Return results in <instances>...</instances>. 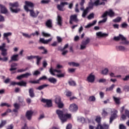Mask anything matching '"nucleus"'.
Returning a JSON list of instances; mask_svg holds the SVG:
<instances>
[{
	"instance_id": "f8f14e48",
	"label": "nucleus",
	"mask_w": 129,
	"mask_h": 129,
	"mask_svg": "<svg viewBox=\"0 0 129 129\" xmlns=\"http://www.w3.org/2000/svg\"><path fill=\"white\" fill-rule=\"evenodd\" d=\"M87 81L90 83H93L95 81V76L91 73L89 76L87 78Z\"/></svg>"
},
{
	"instance_id": "4c0bfd02",
	"label": "nucleus",
	"mask_w": 129,
	"mask_h": 129,
	"mask_svg": "<svg viewBox=\"0 0 129 129\" xmlns=\"http://www.w3.org/2000/svg\"><path fill=\"white\" fill-rule=\"evenodd\" d=\"M58 108H63L64 107V103L62 102H60L58 104H56Z\"/></svg>"
},
{
	"instance_id": "5701e85b",
	"label": "nucleus",
	"mask_w": 129,
	"mask_h": 129,
	"mask_svg": "<svg viewBox=\"0 0 129 129\" xmlns=\"http://www.w3.org/2000/svg\"><path fill=\"white\" fill-rule=\"evenodd\" d=\"M57 25L60 27L62 26V17L59 15L57 16Z\"/></svg>"
},
{
	"instance_id": "69168bd1",
	"label": "nucleus",
	"mask_w": 129,
	"mask_h": 129,
	"mask_svg": "<svg viewBox=\"0 0 129 129\" xmlns=\"http://www.w3.org/2000/svg\"><path fill=\"white\" fill-rule=\"evenodd\" d=\"M96 129H103V126L101 125V124H98L97 126L96 127Z\"/></svg>"
},
{
	"instance_id": "a19ab883",
	"label": "nucleus",
	"mask_w": 129,
	"mask_h": 129,
	"mask_svg": "<svg viewBox=\"0 0 129 129\" xmlns=\"http://www.w3.org/2000/svg\"><path fill=\"white\" fill-rule=\"evenodd\" d=\"M9 60V57H4L2 58L0 55V61H3V62H7Z\"/></svg>"
},
{
	"instance_id": "ddd939ff",
	"label": "nucleus",
	"mask_w": 129,
	"mask_h": 129,
	"mask_svg": "<svg viewBox=\"0 0 129 129\" xmlns=\"http://www.w3.org/2000/svg\"><path fill=\"white\" fill-rule=\"evenodd\" d=\"M33 114H34V111L32 110L27 111L25 116L28 119V120H31V119H32V116H33Z\"/></svg>"
},
{
	"instance_id": "423d86ee",
	"label": "nucleus",
	"mask_w": 129,
	"mask_h": 129,
	"mask_svg": "<svg viewBox=\"0 0 129 129\" xmlns=\"http://www.w3.org/2000/svg\"><path fill=\"white\" fill-rule=\"evenodd\" d=\"M6 48V43H3L2 46H0V50L2 51L1 54L3 57H6L8 55V50Z\"/></svg>"
},
{
	"instance_id": "0e129e2a",
	"label": "nucleus",
	"mask_w": 129,
	"mask_h": 129,
	"mask_svg": "<svg viewBox=\"0 0 129 129\" xmlns=\"http://www.w3.org/2000/svg\"><path fill=\"white\" fill-rule=\"evenodd\" d=\"M42 36L43 37H50L51 35L48 33H46L45 32H42Z\"/></svg>"
},
{
	"instance_id": "f03ea898",
	"label": "nucleus",
	"mask_w": 129,
	"mask_h": 129,
	"mask_svg": "<svg viewBox=\"0 0 129 129\" xmlns=\"http://www.w3.org/2000/svg\"><path fill=\"white\" fill-rule=\"evenodd\" d=\"M56 113L57 114L59 119L62 123L66 122L68 118H71V114H64L63 111L58 109L56 110Z\"/></svg>"
},
{
	"instance_id": "e433bc0d",
	"label": "nucleus",
	"mask_w": 129,
	"mask_h": 129,
	"mask_svg": "<svg viewBox=\"0 0 129 129\" xmlns=\"http://www.w3.org/2000/svg\"><path fill=\"white\" fill-rule=\"evenodd\" d=\"M108 73V70L107 68H106L102 71L101 74H103V75H107V74Z\"/></svg>"
},
{
	"instance_id": "c756f323",
	"label": "nucleus",
	"mask_w": 129,
	"mask_h": 129,
	"mask_svg": "<svg viewBox=\"0 0 129 129\" xmlns=\"http://www.w3.org/2000/svg\"><path fill=\"white\" fill-rule=\"evenodd\" d=\"M113 98L116 104H120V98H116L115 97H113Z\"/></svg>"
},
{
	"instance_id": "1a4fd4ad",
	"label": "nucleus",
	"mask_w": 129,
	"mask_h": 129,
	"mask_svg": "<svg viewBox=\"0 0 129 129\" xmlns=\"http://www.w3.org/2000/svg\"><path fill=\"white\" fill-rule=\"evenodd\" d=\"M41 101L43 102V103H46V105H45V107H52V106H53L51 100L42 99Z\"/></svg>"
},
{
	"instance_id": "aec40b11",
	"label": "nucleus",
	"mask_w": 129,
	"mask_h": 129,
	"mask_svg": "<svg viewBox=\"0 0 129 129\" xmlns=\"http://www.w3.org/2000/svg\"><path fill=\"white\" fill-rule=\"evenodd\" d=\"M38 50H43V52H42V54H47L48 53V50L44 46H39L38 47Z\"/></svg>"
},
{
	"instance_id": "f704fd0d",
	"label": "nucleus",
	"mask_w": 129,
	"mask_h": 129,
	"mask_svg": "<svg viewBox=\"0 0 129 129\" xmlns=\"http://www.w3.org/2000/svg\"><path fill=\"white\" fill-rule=\"evenodd\" d=\"M35 58L37 59V64L39 65L40 62L41 61V60H42V57H39V55H35Z\"/></svg>"
},
{
	"instance_id": "4be33fe9",
	"label": "nucleus",
	"mask_w": 129,
	"mask_h": 129,
	"mask_svg": "<svg viewBox=\"0 0 129 129\" xmlns=\"http://www.w3.org/2000/svg\"><path fill=\"white\" fill-rule=\"evenodd\" d=\"M29 96L32 98H33V97H35V93H34V89H33V88L29 89Z\"/></svg>"
},
{
	"instance_id": "c9c22d12",
	"label": "nucleus",
	"mask_w": 129,
	"mask_h": 129,
	"mask_svg": "<svg viewBox=\"0 0 129 129\" xmlns=\"http://www.w3.org/2000/svg\"><path fill=\"white\" fill-rule=\"evenodd\" d=\"M115 86V85L112 84L110 87L106 89V91H111V90H113V88H114Z\"/></svg>"
},
{
	"instance_id": "412c9836",
	"label": "nucleus",
	"mask_w": 129,
	"mask_h": 129,
	"mask_svg": "<svg viewBox=\"0 0 129 129\" xmlns=\"http://www.w3.org/2000/svg\"><path fill=\"white\" fill-rule=\"evenodd\" d=\"M96 23H97V21L96 20L93 21L92 23H90L85 26L86 29H88V28H91V27L94 26V25H95Z\"/></svg>"
},
{
	"instance_id": "a211bd4d",
	"label": "nucleus",
	"mask_w": 129,
	"mask_h": 129,
	"mask_svg": "<svg viewBox=\"0 0 129 129\" xmlns=\"http://www.w3.org/2000/svg\"><path fill=\"white\" fill-rule=\"evenodd\" d=\"M19 57V54H14L11 58V60H10V62H12V61H19V59L18 57Z\"/></svg>"
},
{
	"instance_id": "9d476101",
	"label": "nucleus",
	"mask_w": 129,
	"mask_h": 129,
	"mask_svg": "<svg viewBox=\"0 0 129 129\" xmlns=\"http://www.w3.org/2000/svg\"><path fill=\"white\" fill-rule=\"evenodd\" d=\"M46 79H47V77H46L45 76H43L39 78V79L36 81H30L29 83H31L32 84H39L41 80H46Z\"/></svg>"
},
{
	"instance_id": "c85d7f7f",
	"label": "nucleus",
	"mask_w": 129,
	"mask_h": 129,
	"mask_svg": "<svg viewBox=\"0 0 129 129\" xmlns=\"http://www.w3.org/2000/svg\"><path fill=\"white\" fill-rule=\"evenodd\" d=\"M117 50H118V51H121L122 52H124V51H125V50H126V48H125V47L123 46H118L116 47Z\"/></svg>"
},
{
	"instance_id": "a18cd8bd",
	"label": "nucleus",
	"mask_w": 129,
	"mask_h": 129,
	"mask_svg": "<svg viewBox=\"0 0 129 129\" xmlns=\"http://www.w3.org/2000/svg\"><path fill=\"white\" fill-rule=\"evenodd\" d=\"M22 35L23 37H25V38H28L30 39L32 37V34L29 35L27 33H22Z\"/></svg>"
},
{
	"instance_id": "0eeeda50",
	"label": "nucleus",
	"mask_w": 129,
	"mask_h": 129,
	"mask_svg": "<svg viewBox=\"0 0 129 129\" xmlns=\"http://www.w3.org/2000/svg\"><path fill=\"white\" fill-rule=\"evenodd\" d=\"M69 110L71 112H76L78 110V106L75 103L71 104L69 107Z\"/></svg>"
},
{
	"instance_id": "09e8293b",
	"label": "nucleus",
	"mask_w": 129,
	"mask_h": 129,
	"mask_svg": "<svg viewBox=\"0 0 129 129\" xmlns=\"http://www.w3.org/2000/svg\"><path fill=\"white\" fill-rule=\"evenodd\" d=\"M65 74V73H63V74H57L56 75V76L58 77V78H63V77H64Z\"/></svg>"
},
{
	"instance_id": "37998d69",
	"label": "nucleus",
	"mask_w": 129,
	"mask_h": 129,
	"mask_svg": "<svg viewBox=\"0 0 129 129\" xmlns=\"http://www.w3.org/2000/svg\"><path fill=\"white\" fill-rule=\"evenodd\" d=\"M94 6V4L92 2H89V6L87 7V8H88V10L90 9H93V6Z\"/></svg>"
},
{
	"instance_id": "473e14b6",
	"label": "nucleus",
	"mask_w": 129,
	"mask_h": 129,
	"mask_svg": "<svg viewBox=\"0 0 129 129\" xmlns=\"http://www.w3.org/2000/svg\"><path fill=\"white\" fill-rule=\"evenodd\" d=\"M68 64L70 66H73L74 67H78L79 66V63L75 62H69Z\"/></svg>"
},
{
	"instance_id": "79ce46f5",
	"label": "nucleus",
	"mask_w": 129,
	"mask_h": 129,
	"mask_svg": "<svg viewBox=\"0 0 129 129\" xmlns=\"http://www.w3.org/2000/svg\"><path fill=\"white\" fill-rule=\"evenodd\" d=\"M9 36H12V32L5 33L4 34V38H6V39H7V38H9L8 37Z\"/></svg>"
},
{
	"instance_id": "4468645a",
	"label": "nucleus",
	"mask_w": 129,
	"mask_h": 129,
	"mask_svg": "<svg viewBox=\"0 0 129 129\" xmlns=\"http://www.w3.org/2000/svg\"><path fill=\"white\" fill-rule=\"evenodd\" d=\"M73 22H75V23H77L78 22V19H77V15H73L70 16V24L72 25Z\"/></svg>"
},
{
	"instance_id": "bb28decb",
	"label": "nucleus",
	"mask_w": 129,
	"mask_h": 129,
	"mask_svg": "<svg viewBox=\"0 0 129 129\" xmlns=\"http://www.w3.org/2000/svg\"><path fill=\"white\" fill-rule=\"evenodd\" d=\"M17 85H19V86H24V87H26V86H27V82L21 81L19 82H17Z\"/></svg>"
},
{
	"instance_id": "a878e982",
	"label": "nucleus",
	"mask_w": 129,
	"mask_h": 129,
	"mask_svg": "<svg viewBox=\"0 0 129 129\" xmlns=\"http://www.w3.org/2000/svg\"><path fill=\"white\" fill-rule=\"evenodd\" d=\"M88 13H89V9L86 8V9H85L83 11V13L82 14V17L83 18H85V17H86V15H87V14H88Z\"/></svg>"
},
{
	"instance_id": "8fccbe9b",
	"label": "nucleus",
	"mask_w": 129,
	"mask_h": 129,
	"mask_svg": "<svg viewBox=\"0 0 129 129\" xmlns=\"http://www.w3.org/2000/svg\"><path fill=\"white\" fill-rule=\"evenodd\" d=\"M22 76H23V78H28L29 76H31V74H29V73H26V74H22Z\"/></svg>"
},
{
	"instance_id": "de8ad7c7",
	"label": "nucleus",
	"mask_w": 129,
	"mask_h": 129,
	"mask_svg": "<svg viewBox=\"0 0 129 129\" xmlns=\"http://www.w3.org/2000/svg\"><path fill=\"white\" fill-rule=\"evenodd\" d=\"M95 121L98 123V124H100V121H101V117L97 116Z\"/></svg>"
},
{
	"instance_id": "dca6fc26",
	"label": "nucleus",
	"mask_w": 129,
	"mask_h": 129,
	"mask_svg": "<svg viewBox=\"0 0 129 129\" xmlns=\"http://www.w3.org/2000/svg\"><path fill=\"white\" fill-rule=\"evenodd\" d=\"M0 9L2 14H7L8 13V9H7L5 6L0 4Z\"/></svg>"
},
{
	"instance_id": "13d9d810",
	"label": "nucleus",
	"mask_w": 129,
	"mask_h": 129,
	"mask_svg": "<svg viewBox=\"0 0 129 129\" xmlns=\"http://www.w3.org/2000/svg\"><path fill=\"white\" fill-rule=\"evenodd\" d=\"M6 129H14V124H11L6 127Z\"/></svg>"
},
{
	"instance_id": "49530a36",
	"label": "nucleus",
	"mask_w": 129,
	"mask_h": 129,
	"mask_svg": "<svg viewBox=\"0 0 129 129\" xmlns=\"http://www.w3.org/2000/svg\"><path fill=\"white\" fill-rule=\"evenodd\" d=\"M28 69V68H26L25 69H19V70H18L17 72H18L19 73H21L22 72H25V71H27Z\"/></svg>"
},
{
	"instance_id": "cd10ccee",
	"label": "nucleus",
	"mask_w": 129,
	"mask_h": 129,
	"mask_svg": "<svg viewBox=\"0 0 129 129\" xmlns=\"http://www.w3.org/2000/svg\"><path fill=\"white\" fill-rule=\"evenodd\" d=\"M57 70H56V69H53V68L52 67H51L50 69H49V73L53 76H55V75H56L55 74V73H54V72H57Z\"/></svg>"
},
{
	"instance_id": "f257e3e1",
	"label": "nucleus",
	"mask_w": 129,
	"mask_h": 129,
	"mask_svg": "<svg viewBox=\"0 0 129 129\" xmlns=\"http://www.w3.org/2000/svg\"><path fill=\"white\" fill-rule=\"evenodd\" d=\"M109 112H111V116L110 117V120L109 122L110 123H112V121L114 120V119H116L117 117V110L115 109H111L110 108H107L105 109H103L102 112V115L103 116H107L108 115V113Z\"/></svg>"
},
{
	"instance_id": "2f4dec72",
	"label": "nucleus",
	"mask_w": 129,
	"mask_h": 129,
	"mask_svg": "<svg viewBox=\"0 0 129 129\" xmlns=\"http://www.w3.org/2000/svg\"><path fill=\"white\" fill-rule=\"evenodd\" d=\"M48 85H46V84L42 85H41V86H39L38 87H37L36 88V89L37 90H42V89H44V88H45L46 87H48Z\"/></svg>"
},
{
	"instance_id": "052dcab7",
	"label": "nucleus",
	"mask_w": 129,
	"mask_h": 129,
	"mask_svg": "<svg viewBox=\"0 0 129 129\" xmlns=\"http://www.w3.org/2000/svg\"><path fill=\"white\" fill-rule=\"evenodd\" d=\"M39 74H41V72H40L39 71H35L33 73V75H34V76H37L39 75Z\"/></svg>"
},
{
	"instance_id": "7c9ffc66",
	"label": "nucleus",
	"mask_w": 129,
	"mask_h": 129,
	"mask_svg": "<svg viewBox=\"0 0 129 129\" xmlns=\"http://www.w3.org/2000/svg\"><path fill=\"white\" fill-rule=\"evenodd\" d=\"M62 101L61 100V97L59 96H57L55 98V102L56 104H57L58 103H60V102H61Z\"/></svg>"
},
{
	"instance_id": "774afa93",
	"label": "nucleus",
	"mask_w": 129,
	"mask_h": 129,
	"mask_svg": "<svg viewBox=\"0 0 129 129\" xmlns=\"http://www.w3.org/2000/svg\"><path fill=\"white\" fill-rule=\"evenodd\" d=\"M124 90L125 91H129V86H125L124 87Z\"/></svg>"
},
{
	"instance_id": "393cba45",
	"label": "nucleus",
	"mask_w": 129,
	"mask_h": 129,
	"mask_svg": "<svg viewBox=\"0 0 129 129\" xmlns=\"http://www.w3.org/2000/svg\"><path fill=\"white\" fill-rule=\"evenodd\" d=\"M48 81L50 83H52L53 84H56L57 83V79L54 78H50L48 79Z\"/></svg>"
},
{
	"instance_id": "58836bf2",
	"label": "nucleus",
	"mask_w": 129,
	"mask_h": 129,
	"mask_svg": "<svg viewBox=\"0 0 129 129\" xmlns=\"http://www.w3.org/2000/svg\"><path fill=\"white\" fill-rule=\"evenodd\" d=\"M68 83L70 86H76V83L74 82V81H70L68 82Z\"/></svg>"
},
{
	"instance_id": "ea45409f",
	"label": "nucleus",
	"mask_w": 129,
	"mask_h": 129,
	"mask_svg": "<svg viewBox=\"0 0 129 129\" xmlns=\"http://www.w3.org/2000/svg\"><path fill=\"white\" fill-rule=\"evenodd\" d=\"M121 20V18L120 17H117L116 19L113 20V23H119Z\"/></svg>"
},
{
	"instance_id": "7ed1b4c3",
	"label": "nucleus",
	"mask_w": 129,
	"mask_h": 129,
	"mask_svg": "<svg viewBox=\"0 0 129 129\" xmlns=\"http://www.w3.org/2000/svg\"><path fill=\"white\" fill-rule=\"evenodd\" d=\"M9 6L10 7V11L13 14H18L21 11V8H19L20 4L18 2H14L13 3H11L9 4Z\"/></svg>"
},
{
	"instance_id": "680f3d73",
	"label": "nucleus",
	"mask_w": 129,
	"mask_h": 129,
	"mask_svg": "<svg viewBox=\"0 0 129 129\" xmlns=\"http://www.w3.org/2000/svg\"><path fill=\"white\" fill-rule=\"evenodd\" d=\"M89 100H90V101H95V97L92 96H90L89 98Z\"/></svg>"
},
{
	"instance_id": "9b49d317",
	"label": "nucleus",
	"mask_w": 129,
	"mask_h": 129,
	"mask_svg": "<svg viewBox=\"0 0 129 129\" xmlns=\"http://www.w3.org/2000/svg\"><path fill=\"white\" fill-rule=\"evenodd\" d=\"M29 12H30V16L32 18H37L40 14V12H39V11L37 10L36 12H35L34 9L29 10Z\"/></svg>"
},
{
	"instance_id": "338daca9",
	"label": "nucleus",
	"mask_w": 129,
	"mask_h": 129,
	"mask_svg": "<svg viewBox=\"0 0 129 129\" xmlns=\"http://www.w3.org/2000/svg\"><path fill=\"white\" fill-rule=\"evenodd\" d=\"M125 115L126 116H127V117H128V118H129V111L128 110H125Z\"/></svg>"
},
{
	"instance_id": "6ab92c4d",
	"label": "nucleus",
	"mask_w": 129,
	"mask_h": 129,
	"mask_svg": "<svg viewBox=\"0 0 129 129\" xmlns=\"http://www.w3.org/2000/svg\"><path fill=\"white\" fill-rule=\"evenodd\" d=\"M107 13L108 14V16H109L110 18H113V17L115 16L114 12H113V11H112L111 9H109V11H107Z\"/></svg>"
},
{
	"instance_id": "39448f33",
	"label": "nucleus",
	"mask_w": 129,
	"mask_h": 129,
	"mask_svg": "<svg viewBox=\"0 0 129 129\" xmlns=\"http://www.w3.org/2000/svg\"><path fill=\"white\" fill-rule=\"evenodd\" d=\"M25 4L24 10L27 12V13H29V11L30 10L29 8L34 9V7H35V4L30 1H25Z\"/></svg>"
},
{
	"instance_id": "5fc2aeb1",
	"label": "nucleus",
	"mask_w": 129,
	"mask_h": 129,
	"mask_svg": "<svg viewBox=\"0 0 129 129\" xmlns=\"http://www.w3.org/2000/svg\"><path fill=\"white\" fill-rule=\"evenodd\" d=\"M127 24L126 23H123L121 25V28H122L123 29H125V28H127Z\"/></svg>"
},
{
	"instance_id": "2eb2a0df",
	"label": "nucleus",
	"mask_w": 129,
	"mask_h": 129,
	"mask_svg": "<svg viewBox=\"0 0 129 129\" xmlns=\"http://www.w3.org/2000/svg\"><path fill=\"white\" fill-rule=\"evenodd\" d=\"M45 26L47 27V28H49V29L53 28V23L52 22V20H47L45 23Z\"/></svg>"
},
{
	"instance_id": "6e6d98bb",
	"label": "nucleus",
	"mask_w": 129,
	"mask_h": 129,
	"mask_svg": "<svg viewBox=\"0 0 129 129\" xmlns=\"http://www.w3.org/2000/svg\"><path fill=\"white\" fill-rule=\"evenodd\" d=\"M36 58V55H30L27 56V59L28 60H32V59H35Z\"/></svg>"
},
{
	"instance_id": "864d4df0",
	"label": "nucleus",
	"mask_w": 129,
	"mask_h": 129,
	"mask_svg": "<svg viewBox=\"0 0 129 129\" xmlns=\"http://www.w3.org/2000/svg\"><path fill=\"white\" fill-rule=\"evenodd\" d=\"M94 18V14L91 13L88 16V20H91Z\"/></svg>"
},
{
	"instance_id": "3c124183",
	"label": "nucleus",
	"mask_w": 129,
	"mask_h": 129,
	"mask_svg": "<svg viewBox=\"0 0 129 129\" xmlns=\"http://www.w3.org/2000/svg\"><path fill=\"white\" fill-rule=\"evenodd\" d=\"M100 3V0H96V1L94 2V3H93L94 6L97 7L99 6Z\"/></svg>"
},
{
	"instance_id": "e2e57ef3",
	"label": "nucleus",
	"mask_w": 129,
	"mask_h": 129,
	"mask_svg": "<svg viewBox=\"0 0 129 129\" xmlns=\"http://www.w3.org/2000/svg\"><path fill=\"white\" fill-rule=\"evenodd\" d=\"M119 129H126V127L122 124H120L119 126Z\"/></svg>"
},
{
	"instance_id": "c03bdc74",
	"label": "nucleus",
	"mask_w": 129,
	"mask_h": 129,
	"mask_svg": "<svg viewBox=\"0 0 129 129\" xmlns=\"http://www.w3.org/2000/svg\"><path fill=\"white\" fill-rule=\"evenodd\" d=\"M57 9L58 10V11H60L61 12H64V11L65 10L64 9H63V7L60 5H57Z\"/></svg>"
},
{
	"instance_id": "72a5a7b5",
	"label": "nucleus",
	"mask_w": 129,
	"mask_h": 129,
	"mask_svg": "<svg viewBox=\"0 0 129 129\" xmlns=\"http://www.w3.org/2000/svg\"><path fill=\"white\" fill-rule=\"evenodd\" d=\"M7 124V121L6 120H2L1 123H0V128H2L5 126Z\"/></svg>"
},
{
	"instance_id": "6e6552de",
	"label": "nucleus",
	"mask_w": 129,
	"mask_h": 129,
	"mask_svg": "<svg viewBox=\"0 0 129 129\" xmlns=\"http://www.w3.org/2000/svg\"><path fill=\"white\" fill-rule=\"evenodd\" d=\"M90 42V39L87 38L86 40H83L82 42V44L81 45V50H84L86 48V45H88Z\"/></svg>"
},
{
	"instance_id": "20e7f679",
	"label": "nucleus",
	"mask_w": 129,
	"mask_h": 129,
	"mask_svg": "<svg viewBox=\"0 0 129 129\" xmlns=\"http://www.w3.org/2000/svg\"><path fill=\"white\" fill-rule=\"evenodd\" d=\"M119 40L122 41L120 42V44H122L123 45H128L129 44V41L121 34H119L118 36H115L113 38L114 41H119Z\"/></svg>"
},
{
	"instance_id": "f3484780",
	"label": "nucleus",
	"mask_w": 129,
	"mask_h": 129,
	"mask_svg": "<svg viewBox=\"0 0 129 129\" xmlns=\"http://www.w3.org/2000/svg\"><path fill=\"white\" fill-rule=\"evenodd\" d=\"M52 41V38H49L48 40H45L44 38H40L39 41L42 44H48L49 42Z\"/></svg>"
},
{
	"instance_id": "b1692460",
	"label": "nucleus",
	"mask_w": 129,
	"mask_h": 129,
	"mask_svg": "<svg viewBox=\"0 0 129 129\" xmlns=\"http://www.w3.org/2000/svg\"><path fill=\"white\" fill-rule=\"evenodd\" d=\"M96 35L98 37H101V38H102L103 37H107V36H108V34L106 33H102L101 32H99L96 33Z\"/></svg>"
},
{
	"instance_id": "4d7b16f0",
	"label": "nucleus",
	"mask_w": 129,
	"mask_h": 129,
	"mask_svg": "<svg viewBox=\"0 0 129 129\" xmlns=\"http://www.w3.org/2000/svg\"><path fill=\"white\" fill-rule=\"evenodd\" d=\"M61 55H62V56H65L66 55H67V53H68V50L64 49L63 51H61Z\"/></svg>"
},
{
	"instance_id": "603ef678",
	"label": "nucleus",
	"mask_w": 129,
	"mask_h": 129,
	"mask_svg": "<svg viewBox=\"0 0 129 129\" xmlns=\"http://www.w3.org/2000/svg\"><path fill=\"white\" fill-rule=\"evenodd\" d=\"M48 3H50L49 0H42L41 1V4L42 5L47 4Z\"/></svg>"
},
{
	"instance_id": "bf43d9fd",
	"label": "nucleus",
	"mask_w": 129,
	"mask_h": 129,
	"mask_svg": "<svg viewBox=\"0 0 129 129\" xmlns=\"http://www.w3.org/2000/svg\"><path fill=\"white\" fill-rule=\"evenodd\" d=\"M72 95V92L70 91H68L66 93V96H68V97H70Z\"/></svg>"
}]
</instances>
